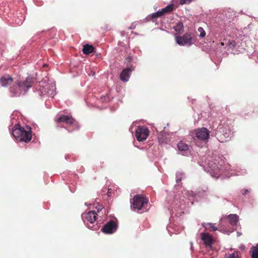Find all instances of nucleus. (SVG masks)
Listing matches in <instances>:
<instances>
[{
    "mask_svg": "<svg viewBox=\"0 0 258 258\" xmlns=\"http://www.w3.org/2000/svg\"><path fill=\"white\" fill-rule=\"evenodd\" d=\"M12 133L17 141L28 143L32 139L31 128L28 126L24 127L19 124H16L13 128Z\"/></svg>",
    "mask_w": 258,
    "mask_h": 258,
    "instance_id": "1",
    "label": "nucleus"
},
{
    "mask_svg": "<svg viewBox=\"0 0 258 258\" xmlns=\"http://www.w3.org/2000/svg\"><path fill=\"white\" fill-rule=\"evenodd\" d=\"M33 79L28 76L24 81H17L16 84L10 87V92L14 96H19L22 91H26L28 89L32 87Z\"/></svg>",
    "mask_w": 258,
    "mask_h": 258,
    "instance_id": "2",
    "label": "nucleus"
},
{
    "mask_svg": "<svg viewBox=\"0 0 258 258\" xmlns=\"http://www.w3.org/2000/svg\"><path fill=\"white\" fill-rule=\"evenodd\" d=\"M97 214L94 211L82 214V217L84 223L87 227L93 230H97L99 226L96 222Z\"/></svg>",
    "mask_w": 258,
    "mask_h": 258,
    "instance_id": "3",
    "label": "nucleus"
},
{
    "mask_svg": "<svg viewBox=\"0 0 258 258\" xmlns=\"http://www.w3.org/2000/svg\"><path fill=\"white\" fill-rule=\"evenodd\" d=\"M148 203V199L143 195H136L133 199L131 207L134 209L141 210Z\"/></svg>",
    "mask_w": 258,
    "mask_h": 258,
    "instance_id": "4",
    "label": "nucleus"
},
{
    "mask_svg": "<svg viewBox=\"0 0 258 258\" xmlns=\"http://www.w3.org/2000/svg\"><path fill=\"white\" fill-rule=\"evenodd\" d=\"M190 134L195 140L197 138L199 140L205 141L209 138V132L205 127L195 130L190 132Z\"/></svg>",
    "mask_w": 258,
    "mask_h": 258,
    "instance_id": "5",
    "label": "nucleus"
},
{
    "mask_svg": "<svg viewBox=\"0 0 258 258\" xmlns=\"http://www.w3.org/2000/svg\"><path fill=\"white\" fill-rule=\"evenodd\" d=\"M150 131L145 126H138L136 130L135 136L138 141H144L149 136Z\"/></svg>",
    "mask_w": 258,
    "mask_h": 258,
    "instance_id": "6",
    "label": "nucleus"
},
{
    "mask_svg": "<svg viewBox=\"0 0 258 258\" xmlns=\"http://www.w3.org/2000/svg\"><path fill=\"white\" fill-rule=\"evenodd\" d=\"M176 43L180 45H191L193 44L191 34L186 33L183 36H178L175 37Z\"/></svg>",
    "mask_w": 258,
    "mask_h": 258,
    "instance_id": "7",
    "label": "nucleus"
},
{
    "mask_svg": "<svg viewBox=\"0 0 258 258\" xmlns=\"http://www.w3.org/2000/svg\"><path fill=\"white\" fill-rule=\"evenodd\" d=\"M117 224L114 221H110L107 222L102 227V231L106 234H111L114 233L117 229Z\"/></svg>",
    "mask_w": 258,
    "mask_h": 258,
    "instance_id": "8",
    "label": "nucleus"
},
{
    "mask_svg": "<svg viewBox=\"0 0 258 258\" xmlns=\"http://www.w3.org/2000/svg\"><path fill=\"white\" fill-rule=\"evenodd\" d=\"M201 237L206 247L211 248L214 241L213 237L208 233H202Z\"/></svg>",
    "mask_w": 258,
    "mask_h": 258,
    "instance_id": "9",
    "label": "nucleus"
},
{
    "mask_svg": "<svg viewBox=\"0 0 258 258\" xmlns=\"http://www.w3.org/2000/svg\"><path fill=\"white\" fill-rule=\"evenodd\" d=\"M134 70V68H127L122 70L120 74V79L123 82H127L130 77L131 73Z\"/></svg>",
    "mask_w": 258,
    "mask_h": 258,
    "instance_id": "10",
    "label": "nucleus"
},
{
    "mask_svg": "<svg viewBox=\"0 0 258 258\" xmlns=\"http://www.w3.org/2000/svg\"><path fill=\"white\" fill-rule=\"evenodd\" d=\"M56 121L58 123L66 122L67 124L71 125L75 122V120L72 116L63 115L59 117L57 119Z\"/></svg>",
    "mask_w": 258,
    "mask_h": 258,
    "instance_id": "11",
    "label": "nucleus"
},
{
    "mask_svg": "<svg viewBox=\"0 0 258 258\" xmlns=\"http://www.w3.org/2000/svg\"><path fill=\"white\" fill-rule=\"evenodd\" d=\"M13 82V78L9 75H5L0 79V83L3 87H7Z\"/></svg>",
    "mask_w": 258,
    "mask_h": 258,
    "instance_id": "12",
    "label": "nucleus"
},
{
    "mask_svg": "<svg viewBox=\"0 0 258 258\" xmlns=\"http://www.w3.org/2000/svg\"><path fill=\"white\" fill-rule=\"evenodd\" d=\"M94 47L91 45L86 44L84 46L83 52L85 54H89L94 51Z\"/></svg>",
    "mask_w": 258,
    "mask_h": 258,
    "instance_id": "13",
    "label": "nucleus"
},
{
    "mask_svg": "<svg viewBox=\"0 0 258 258\" xmlns=\"http://www.w3.org/2000/svg\"><path fill=\"white\" fill-rule=\"evenodd\" d=\"M228 219L232 226H235L238 222V216L235 214H231L228 216Z\"/></svg>",
    "mask_w": 258,
    "mask_h": 258,
    "instance_id": "14",
    "label": "nucleus"
},
{
    "mask_svg": "<svg viewBox=\"0 0 258 258\" xmlns=\"http://www.w3.org/2000/svg\"><path fill=\"white\" fill-rule=\"evenodd\" d=\"M177 146L178 150L180 151H186L189 149V146L183 141H180Z\"/></svg>",
    "mask_w": 258,
    "mask_h": 258,
    "instance_id": "15",
    "label": "nucleus"
},
{
    "mask_svg": "<svg viewBox=\"0 0 258 258\" xmlns=\"http://www.w3.org/2000/svg\"><path fill=\"white\" fill-rule=\"evenodd\" d=\"M174 10V5L170 4L167 6L165 8L162 9L161 11L162 13V14L164 15L166 14L172 12Z\"/></svg>",
    "mask_w": 258,
    "mask_h": 258,
    "instance_id": "16",
    "label": "nucleus"
},
{
    "mask_svg": "<svg viewBox=\"0 0 258 258\" xmlns=\"http://www.w3.org/2000/svg\"><path fill=\"white\" fill-rule=\"evenodd\" d=\"M183 26L182 23L178 22L174 27L175 31L178 33L180 34L183 31Z\"/></svg>",
    "mask_w": 258,
    "mask_h": 258,
    "instance_id": "17",
    "label": "nucleus"
},
{
    "mask_svg": "<svg viewBox=\"0 0 258 258\" xmlns=\"http://www.w3.org/2000/svg\"><path fill=\"white\" fill-rule=\"evenodd\" d=\"M251 251L252 258H258V244L251 247Z\"/></svg>",
    "mask_w": 258,
    "mask_h": 258,
    "instance_id": "18",
    "label": "nucleus"
},
{
    "mask_svg": "<svg viewBox=\"0 0 258 258\" xmlns=\"http://www.w3.org/2000/svg\"><path fill=\"white\" fill-rule=\"evenodd\" d=\"M202 226H203V227H204V228H205L206 229H207L208 228H211V230H210V231H215L217 230V229H218L217 228L214 226V224H213V223H202Z\"/></svg>",
    "mask_w": 258,
    "mask_h": 258,
    "instance_id": "19",
    "label": "nucleus"
},
{
    "mask_svg": "<svg viewBox=\"0 0 258 258\" xmlns=\"http://www.w3.org/2000/svg\"><path fill=\"white\" fill-rule=\"evenodd\" d=\"M163 15L162 14V13L161 10H159L156 13H153L151 16V18L152 21L154 22L155 20H156L157 18L161 17Z\"/></svg>",
    "mask_w": 258,
    "mask_h": 258,
    "instance_id": "20",
    "label": "nucleus"
},
{
    "mask_svg": "<svg viewBox=\"0 0 258 258\" xmlns=\"http://www.w3.org/2000/svg\"><path fill=\"white\" fill-rule=\"evenodd\" d=\"M225 258H240L239 253L237 251H235L232 253H227Z\"/></svg>",
    "mask_w": 258,
    "mask_h": 258,
    "instance_id": "21",
    "label": "nucleus"
},
{
    "mask_svg": "<svg viewBox=\"0 0 258 258\" xmlns=\"http://www.w3.org/2000/svg\"><path fill=\"white\" fill-rule=\"evenodd\" d=\"M198 31L200 32V36L201 37H204L206 35V32L204 30L203 28L202 27H199L198 28Z\"/></svg>",
    "mask_w": 258,
    "mask_h": 258,
    "instance_id": "22",
    "label": "nucleus"
},
{
    "mask_svg": "<svg viewBox=\"0 0 258 258\" xmlns=\"http://www.w3.org/2000/svg\"><path fill=\"white\" fill-rule=\"evenodd\" d=\"M192 0H180V4L183 5L185 4H189Z\"/></svg>",
    "mask_w": 258,
    "mask_h": 258,
    "instance_id": "23",
    "label": "nucleus"
},
{
    "mask_svg": "<svg viewBox=\"0 0 258 258\" xmlns=\"http://www.w3.org/2000/svg\"><path fill=\"white\" fill-rule=\"evenodd\" d=\"M249 191L247 189H242L241 190V192L243 195H246L248 193Z\"/></svg>",
    "mask_w": 258,
    "mask_h": 258,
    "instance_id": "24",
    "label": "nucleus"
},
{
    "mask_svg": "<svg viewBox=\"0 0 258 258\" xmlns=\"http://www.w3.org/2000/svg\"><path fill=\"white\" fill-rule=\"evenodd\" d=\"M107 196L108 197H111V189H108V191H107Z\"/></svg>",
    "mask_w": 258,
    "mask_h": 258,
    "instance_id": "25",
    "label": "nucleus"
},
{
    "mask_svg": "<svg viewBox=\"0 0 258 258\" xmlns=\"http://www.w3.org/2000/svg\"><path fill=\"white\" fill-rule=\"evenodd\" d=\"M190 244H191V250H192V249H193V247H192V242H191V243H190Z\"/></svg>",
    "mask_w": 258,
    "mask_h": 258,
    "instance_id": "26",
    "label": "nucleus"
},
{
    "mask_svg": "<svg viewBox=\"0 0 258 258\" xmlns=\"http://www.w3.org/2000/svg\"><path fill=\"white\" fill-rule=\"evenodd\" d=\"M221 44H222V45H224V43H221Z\"/></svg>",
    "mask_w": 258,
    "mask_h": 258,
    "instance_id": "27",
    "label": "nucleus"
}]
</instances>
